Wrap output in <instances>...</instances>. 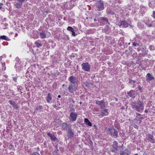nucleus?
I'll list each match as a JSON object with an SVG mask.
<instances>
[{
	"mask_svg": "<svg viewBox=\"0 0 155 155\" xmlns=\"http://www.w3.org/2000/svg\"><path fill=\"white\" fill-rule=\"evenodd\" d=\"M144 107V104L143 102L139 101L137 102L134 109L139 112L141 113L143 110Z\"/></svg>",
	"mask_w": 155,
	"mask_h": 155,
	"instance_id": "obj_1",
	"label": "nucleus"
},
{
	"mask_svg": "<svg viewBox=\"0 0 155 155\" xmlns=\"http://www.w3.org/2000/svg\"><path fill=\"white\" fill-rule=\"evenodd\" d=\"M100 19L98 20V23L96 22L94 23V26L96 27V26H98L100 25H102L101 24V21H103L104 22V24H107V25H110V23L109 22L108 18L106 17H100Z\"/></svg>",
	"mask_w": 155,
	"mask_h": 155,
	"instance_id": "obj_2",
	"label": "nucleus"
},
{
	"mask_svg": "<svg viewBox=\"0 0 155 155\" xmlns=\"http://www.w3.org/2000/svg\"><path fill=\"white\" fill-rule=\"evenodd\" d=\"M95 6L97 10L98 11H101L104 9V2L101 0L97 1L95 3Z\"/></svg>",
	"mask_w": 155,
	"mask_h": 155,
	"instance_id": "obj_3",
	"label": "nucleus"
},
{
	"mask_svg": "<svg viewBox=\"0 0 155 155\" xmlns=\"http://www.w3.org/2000/svg\"><path fill=\"white\" fill-rule=\"evenodd\" d=\"M108 130L109 131L110 135L112 137L116 138L118 137V132L116 129L114 127L108 128Z\"/></svg>",
	"mask_w": 155,
	"mask_h": 155,
	"instance_id": "obj_4",
	"label": "nucleus"
},
{
	"mask_svg": "<svg viewBox=\"0 0 155 155\" xmlns=\"http://www.w3.org/2000/svg\"><path fill=\"white\" fill-rule=\"evenodd\" d=\"M82 69L84 71H89L90 70V65L87 62L81 64Z\"/></svg>",
	"mask_w": 155,
	"mask_h": 155,
	"instance_id": "obj_5",
	"label": "nucleus"
},
{
	"mask_svg": "<svg viewBox=\"0 0 155 155\" xmlns=\"http://www.w3.org/2000/svg\"><path fill=\"white\" fill-rule=\"evenodd\" d=\"M25 0H17V2H15L14 5L16 8L20 9L21 8L23 2Z\"/></svg>",
	"mask_w": 155,
	"mask_h": 155,
	"instance_id": "obj_6",
	"label": "nucleus"
},
{
	"mask_svg": "<svg viewBox=\"0 0 155 155\" xmlns=\"http://www.w3.org/2000/svg\"><path fill=\"white\" fill-rule=\"evenodd\" d=\"M68 80L71 84L76 85L78 82V80L76 77L73 76H71L69 77Z\"/></svg>",
	"mask_w": 155,
	"mask_h": 155,
	"instance_id": "obj_7",
	"label": "nucleus"
},
{
	"mask_svg": "<svg viewBox=\"0 0 155 155\" xmlns=\"http://www.w3.org/2000/svg\"><path fill=\"white\" fill-rule=\"evenodd\" d=\"M77 88V86L76 85L70 84L69 86L68 89L70 93H73L74 91H76Z\"/></svg>",
	"mask_w": 155,
	"mask_h": 155,
	"instance_id": "obj_8",
	"label": "nucleus"
},
{
	"mask_svg": "<svg viewBox=\"0 0 155 155\" xmlns=\"http://www.w3.org/2000/svg\"><path fill=\"white\" fill-rule=\"evenodd\" d=\"M129 25H130V24L127 23L126 21L124 20L120 21V23L119 26L120 28H126L128 27Z\"/></svg>",
	"mask_w": 155,
	"mask_h": 155,
	"instance_id": "obj_9",
	"label": "nucleus"
},
{
	"mask_svg": "<svg viewBox=\"0 0 155 155\" xmlns=\"http://www.w3.org/2000/svg\"><path fill=\"white\" fill-rule=\"evenodd\" d=\"M127 94L129 97L134 98L137 96V93L134 90H131L130 91L127 92Z\"/></svg>",
	"mask_w": 155,
	"mask_h": 155,
	"instance_id": "obj_10",
	"label": "nucleus"
},
{
	"mask_svg": "<svg viewBox=\"0 0 155 155\" xmlns=\"http://www.w3.org/2000/svg\"><path fill=\"white\" fill-rule=\"evenodd\" d=\"M70 119L72 121H75L78 117L77 114L75 112H71L70 114Z\"/></svg>",
	"mask_w": 155,
	"mask_h": 155,
	"instance_id": "obj_11",
	"label": "nucleus"
},
{
	"mask_svg": "<svg viewBox=\"0 0 155 155\" xmlns=\"http://www.w3.org/2000/svg\"><path fill=\"white\" fill-rule=\"evenodd\" d=\"M96 104L99 105L101 108H103L105 107V105L104 101L103 100L101 101H96Z\"/></svg>",
	"mask_w": 155,
	"mask_h": 155,
	"instance_id": "obj_12",
	"label": "nucleus"
},
{
	"mask_svg": "<svg viewBox=\"0 0 155 155\" xmlns=\"http://www.w3.org/2000/svg\"><path fill=\"white\" fill-rule=\"evenodd\" d=\"M9 104L11 105L16 110H18L19 109V107L17 104L15 103V102L12 100H9L8 101Z\"/></svg>",
	"mask_w": 155,
	"mask_h": 155,
	"instance_id": "obj_13",
	"label": "nucleus"
},
{
	"mask_svg": "<svg viewBox=\"0 0 155 155\" xmlns=\"http://www.w3.org/2000/svg\"><path fill=\"white\" fill-rule=\"evenodd\" d=\"M146 77V80L147 82L153 80L154 79V77L150 73H148L147 74Z\"/></svg>",
	"mask_w": 155,
	"mask_h": 155,
	"instance_id": "obj_14",
	"label": "nucleus"
},
{
	"mask_svg": "<svg viewBox=\"0 0 155 155\" xmlns=\"http://www.w3.org/2000/svg\"><path fill=\"white\" fill-rule=\"evenodd\" d=\"M146 138L148 140H149V141L152 143H153L154 142V141L153 139V134H147L146 135Z\"/></svg>",
	"mask_w": 155,
	"mask_h": 155,
	"instance_id": "obj_15",
	"label": "nucleus"
},
{
	"mask_svg": "<svg viewBox=\"0 0 155 155\" xmlns=\"http://www.w3.org/2000/svg\"><path fill=\"white\" fill-rule=\"evenodd\" d=\"M131 152L128 149H125L124 150L121 151L120 153V155H130Z\"/></svg>",
	"mask_w": 155,
	"mask_h": 155,
	"instance_id": "obj_16",
	"label": "nucleus"
},
{
	"mask_svg": "<svg viewBox=\"0 0 155 155\" xmlns=\"http://www.w3.org/2000/svg\"><path fill=\"white\" fill-rule=\"evenodd\" d=\"M101 115L103 117L108 115L109 113L108 112V110L106 109H104L101 110Z\"/></svg>",
	"mask_w": 155,
	"mask_h": 155,
	"instance_id": "obj_17",
	"label": "nucleus"
},
{
	"mask_svg": "<svg viewBox=\"0 0 155 155\" xmlns=\"http://www.w3.org/2000/svg\"><path fill=\"white\" fill-rule=\"evenodd\" d=\"M149 7L152 8H155V0H149L148 4Z\"/></svg>",
	"mask_w": 155,
	"mask_h": 155,
	"instance_id": "obj_18",
	"label": "nucleus"
},
{
	"mask_svg": "<svg viewBox=\"0 0 155 155\" xmlns=\"http://www.w3.org/2000/svg\"><path fill=\"white\" fill-rule=\"evenodd\" d=\"M68 138H70L74 136V134L73 132L72 131V129H70L69 128H68Z\"/></svg>",
	"mask_w": 155,
	"mask_h": 155,
	"instance_id": "obj_19",
	"label": "nucleus"
},
{
	"mask_svg": "<svg viewBox=\"0 0 155 155\" xmlns=\"http://www.w3.org/2000/svg\"><path fill=\"white\" fill-rule=\"evenodd\" d=\"M47 31H44L41 32L40 33L39 35L41 38L42 39H44L46 38V32Z\"/></svg>",
	"mask_w": 155,
	"mask_h": 155,
	"instance_id": "obj_20",
	"label": "nucleus"
},
{
	"mask_svg": "<svg viewBox=\"0 0 155 155\" xmlns=\"http://www.w3.org/2000/svg\"><path fill=\"white\" fill-rule=\"evenodd\" d=\"M47 134L48 136H49L51 138V139L52 140L55 141V140H57L56 137L54 136V134H51L49 132H48L47 133Z\"/></svg>",
	"mask_w": 155,
	"mask_h": 155,
	"instance_id": "obj_21",
	"label": "nucleus"
},
{
	"mask_svg": "<svg viewBox=\"0 0 155 155\" xmlns=\"http://www.w3.org/2000/svg\"><path fill=\"white\" fill-rule=\"evenodd\" d=\"M140 12L141 14H144L147 11L146 9V8L145 7H144L143 6H141L140 7Z\"/></svg>",
	"mask_w": 155,
	"mask_h": 155,
	"instance_id": "obj_22",
	"label": "nucleus"
},
{
	"mask_svg": "<svg viewBox=\"0 0 155 155\" xmlns=\"http://www.w3.org/2000/svg\"><path fill=\"white\" fill-rule=\"evenodd\" d=\"M35 44L37 47L38 48L41 47L42 44H41V41L40 40H38L35 42Z\"/></svg>",
	"mask_w": 155,
	"mask_h": 155,
	"instance_id": "obj_23",
	"label": "nucleus"
},
{
	"mask_svg": "<svg viewBox=\"0 0 155 155\" xmlns=\"http://www.w3.org/2000/svg\"><path fill=\"white\" fill-rule=\"evenodd\" d=\"M47 101L48 103H50L51 101L52 100L51 94L50 93H48L47 96L46 97Z\"/></svg>",
	"mask_w": 155,
	"mask_h": 155,
	"instance_id": "obj_24",
	"label": "nucleus"
},
{
	"mask_svg": "<svg viewBox=\"0 0 155 155\" xmlns=\"http://www.w3.org/2000/svg\"><path fill=\"white\" fill-rule=\"evenodd\" d=\"M106 13L107 14H110L112 15H114V13L113 11L108 8H107L106 10Z\"/></svg>",
	"mask_w": 155,
	"mask_h": 155,
	"instance_id": "obj_25",
	"label": "nucleus"
},
{
	"mask_svg": "<svg viewBox=\"0 0 155 155\" xmlns=\"http://www.w3.org/2000/svg\"><path fill=\"white\" fill-rule=\"evenodd\" d=\"M5 40L7 41H9L10 39L8 38L6 36L3 35L2 36H0V40Z\"/></svg>",
	"mask_w": 155,
	"mask_h": 155,
	"instance_id": "obj_26",
	"label": "nucleus"
},
{
	"mask_svg": "<svg viewBox=\"0 0 155 155\" xmlns=\"http://www.w3.org/2000/svg\"><path fill=\"white\" fill-rule=\"evenodd\" d=\"M62 128L65 130H67L68 128V125L65 123H63L62 124Z\"/></svg>",
	"mask_w": 155,
	"mask_h": 155,
	"instance_id": "obj_27",
	"label": "nucleus"
},
{
	"mask_svg": "<svg viewBox=\"0 0 155 155\" xmlns=\"http://www.w3.org/2000/svg\"><path fill=\"white\" fill-rule=\"evenodd\" d=\"M43 108V106L41 105L38 106L36 108L34 112V114L35 113V112H36L39 110H41Z\"/></svg>",
	"mask_w": 155,
	"mask_h": 155,
	"instance_id": "obj_28",
	"label": "nucleus"
},
{
	"mask_svg": "<svg viewBox=\"0 0 155 155\" xmlns=\"http://www.w3.org/2000/svg\"><path fill=\"white\" fill-rule=\"evenodd\" d=\"M137 104L136 103V101H134L131 103V105L133 109H134L135 107Z\"/></svg>",
	"mask_w": 155,
	"mask_h": 155,
	"instance_id": "obj_29",
	"label": "nucleus"
},
{
	"mask_svg": "<svg viewBox=\"0 0 155 155\" xmlns=\"http://www.w3.org/2000/svg\"><path fill=\"white\" fill-rule=\"evenodd\" d=\"M136 114L137 115L136 116V117L139 119H143V118L141 117V115L140 114L136 113Z\"/></svg>",
	"mask_w": 155,
	"mask_h": 155,
	"instance_id": "obj_30",
	"label": "nucleus"
},
{
	"mask_svg": "<svg viewBox=\"0 0 155 155\" xmlns=\"http://www.w3.org/2000/svg\"><path fill=\"white\" fill-rule=\"evenodd\" d=\"M3 4L2 3H0V9H1L2 11L4 12L5 11L4 8L2 7V6L3 5Z\"/></svg>",
	"mask_w": 155,
	"mask_h": 155,
	"instance_id": "obj_31",
	"label": "nucleus"
},
{
	"mask_svg": "<svg viewBox=\"0 0 155 155\" xmlns=\"http://www.w3.org/2000/svg\"><path fill=\"white\" fill-rule=\"evenodd\" d=\"M15 60L16 61V64H20V61L19 60V59L18 58H15Z\"/></svg>",
	"mask_w": 155,
	"mask_h": 155,
	"instance_id": "obj_32",
	"label": "nucleus"
},
{
	"mask_svg": "<svg viewBox=\"0 0 155 155\" xmlns=\"http://www.w3.org/2000/svg\"><path fill=\"white\" fill-rule=\"evenodd\" d=\"M134 47H137L139 45V44L138 43H137L135 42H134L132 43Z\"/></svg>",
	"mask_w": 155,
	"mask_h": 155,
	"instance_id": "obj_33",
	"label": "nucleus"
},
{
	"mask_svg": "<svg viewBox=\"0 0 155 155\" xmlns=\"http://www.w3.org/2000/svg\"><path fill=\"white\" fill-rule=\"evenodd\" d=\"M129 83L130 84H132V83H135L136 82V81L134 80H132V79H130V78H129Z\"/></svg>",
	"mask_w": 155,
	"mask_h": 155,
	"instance_id": "obj_34",
	"label": "nucleus"
},
{
	"mask_svg": "<svg viewBox=\"0 0 155 155\" xmlns=\"http://www.w3.org/2000/svg\"><path fill=\"white\" fill-rule=\"evenodd\" d=\"M67 29L68 30L70 31H72L74 30L72 27L70 26L68 27L67 28Z\"/></svg>",
	"mask_w": 155,
	"mask_h": 155,
	"instance_id": "obj_35",
	"label": "nucleus"
},
{
	"mask_svg": "<svg viewBox=\"0 0 155 155\" xmlns=\"http://www.w3.org/2000/svg\"><path fill=\"white\" fill-rule=\"evenodd\" d=\"M84 84L85 86L87 87H88L89 86V83L87 81L85 82Z\"/></svg>",
	"mask_w": 155,
	"mask_h": 155,
	"instance_id": "obj_36",
	"label": "nucleus"
},
{
	"mask_svg": "<svg viewBox=\"0 0 155 155\" xmlns=\"http://www.w3.org/2000/svg\"><path fill=\"white\" fill-rule=\"evenodd\" d=\"M137 88L139 89V90L140 91V92H141L142 91V87H141L140 85H138L137 86Z\"/></svg>",
	"mask_w": 155,
	"mask_h": 155,
	"instance_id": "obj_37",
	"label": "nucleus"
},
{
	"mask_svg": "<svg viewBox=\"0 0 155 155\" xmlns=\"http://www.w3.org/2000/svg\"><path fill=\"white\" fill-rule=\"evenodd\" d=\"M24 140H21L19 141V144L20 145H23L24 144Z\"/></svg>",
	"mask_w": 155,
	"mask_h": 155,
	"instance_id": "obj_38",
	"label": "nucleus"
},
{
	"mask_svg": "<svg viewBox=\"0 0 155 155\" xmlns=\"http://www.w3.org/2000/svg\"><path fill=\"white\" fill-rule=\"evenodd\" d=\"M116 146H115V147H116ZM117 147H114V150L113 151H114V152H116L118 150V146H116Z\"/></svg>",
	"mask_w": 155,
	"mask_h": 155,
	"instance_id": "obj_39",
	"label": "nucleus"
},
{
	"mask_svg": "<svg viewBox=\"0 0 155 155\" xmlns=\"http://www.w3.org/2000/svg\"><path fill=\"white\" fill-rule=\"evenodd\" d=\"M120 135L122 137H124L125 136V134L124 132H123L122 133H120Z\"/></svg>",
	"mask_w": 155,
	"mask_h": 155,
	"instance_id": "obj_40",
	"label": "nucleus"
},
{
	"mask_svg": "<svg viewBox=\"0 0 155 155\" xmlns=\"http://www.w3.org/2000/svg\"><path fill=\"white\" fill-rule=\"evenodd\" d=\"M31 155H40L39 153L37 152L32 153Z\"/></svg>",
	"mask_w": 155,
	"mask_h": 155,
	"instance_id": "obj_41",
	"label": "nucleus"
},
{
	"mask_svg": "<svg viewBox=\"0 0 155 155\" xmlns=\"http://www.w3.org/2000/svg\"><path fill=\"white\" fill-rule=\"evenodd\" d=\"M122 2V0H115V2L116 3H120Z\"/></svg>",
	"mask_w": 155,
	"mask_h": 155,
	"instance_id": "obj_42",
	"label": "nucleus"
},
{
	"mask_svg": "<svg viewBox=\"0 0 155 155\" xmlns=\"http://www.w3.org/2000/svg\"><path fill=\"white\" fill-rule=\"evenodd\" d=\"M71 32H72V35L74 36H76V34L75 32L74 31V30H73L72 31H71Z\"/></svg>",
	"mask_w": 155,
	"mask_h": 155,
	"instance_id": "obj_43",
	"label": "nucleus"
},
{
	"mask_svg": "<svg viewBox=\"0 0 155 155\" xmlns=\"http://www.w3.org/2000/svg\"><path fill=\"white\" fill-rule=\"evenodd\" d=\"M70 111H71L72 112H74L75 111V109L74 108L71 107L70 108Z\"/></svg>",
	"mask_w": 155,
	"mask_h": 155,
	"instance_id": "obj_44",
	"label": "nucleus"
},
{
	"mask_svg": "<svg viewBox=\"0 0 155 155\" xmlns=\"http://www.w3.org/2000/svg\"><path fill=\"white\" fill-rule=\"evenodd\" d=\"M146 25H147V26L148 27H152V25L151 24H147V23H146Z\"/></svg>",
	"mask_w": 155,
	"mask_h": 155,
	"instance_id": "obj_45",
	"label": "nucleus"
},
{
	"mask_svg": "<svg viewBox=\"0 0 155 155\" xmlns=\"http://www.w3.org/2000/svg\"><path fill=\"white\" fill-rule=\"evenodd\" d=\"M86 124H87V125H88L90 126H92V124L90 121L88 122V123H87Z\"/></svg>",
	"mask_w": 155,
	"mask_h": 155,
	"instance_id": "obj_46",
	"label": "nucleus"
},
{
	"mask_svg": "<svg viewBox=\"0 0 155 155\" xmlns=\"http://www.w3.org/2000/svg\"><path fill=\"white\" fill-rule=\"evenodd\" d=\"M153 18L155 19V11L153 12V15H152Z\"/></svg>",
	"mask_w": 155,
	"mask_h": 155,
	"instance_id": "obj_47",
	"label": "nucleus"
},
{
	"mask_svg": "<svg viewBox=\"0 0 155 155\" xmlns=\"http://www.w3.org/2000/svg\"><path fill=\"white\" fill-rule=\"evenodd\" d=\"M84 121L86 124L89 121V120L87 118H85L84 119Z\"/></svg>",
	"mask_w": 155,
	"mask_h": 155,
	"instance_id": "obj_48",
	"label": "nucleus"
},
{
	"mask_svg": "<svg viewBox=\"0 0 155 155\" xmlns=\"http://www.w3.org/2000/svg\"><path fill=\"white\" fill-rule=\"evenodd\" d=\"M5 63H2V65H3L2 67H3V68H2V69H4V70L5 69V68H4V65H5Z\"/></svg>",
	"mask_w": 155,
	"mask_h": 155,
	"instance_id": "obj_49",
	"label": "nucleus"
},
{
	"mask_svg": "<svg viewBox=\"0 0 155 155\" xmlns=\"http://www.w3.org/2000/svg\"><path fill=\"white\" fill-rule=\"evenodd\" d=\"M13 80L15 82H17V78H13Z\"/></svg>",
	"mask_w": 155,
	"mask_h": 155,
	"instance_id": "obj_50",
	"label": "nucleus"
},
{
	"mask_svg": "<svg viewBox=\"0 0 155 155\" xmlns=\"http://www.w3.org/2000/svg\"><path fill=\"white\" fill-rule=\"evenodd\" d=\"M54 107L56 109L58 110L59 108H60V107H58V106L56 105H54Z\"/></svg>",
	"mask_w": 155,
	"mask_h": 155,
	"instance_id": "obj_51",
	"label": "nucleus"
},
{
	"mask_svg": "<svg viewBox=\"0 0 155 155\" xmlns=\"http://www.w3.org/2000/svg\"><path fill=\"white\" fill-rule=\"evenodd\" d=\"M114 145H117V141H114Z\"/></svg>",
	"mask_w": 155,
	"mask_h": 155,
	"instance_id": "obj_52",
	"label": "nucleus"
},
{
	"mask_svg": "<svg viewBox=\"0 0 155 155\" xmlns=\"http://www.w3.org/2000/svg\"><path fill=\"white\" fill-rule=\"evenodd\" d=\"M98 20H99L98 18H97V19H96L95 18L94 19V21H96L97 20L98 21Z\"/></svg>",
	"mask_w": 155,
	"mask_h": 155,
	"instance_id": "obj_53",
	"label": "nucleus"
},
{
	"mask_svg": "<svg viewBox=\"0 0 155 155\" xmlns=\"http://www.w3.org/2000/svg\"><path fill=\"white\" fill-rule=\"evenodd\" d=\"M152 46L151 45H150V46H149V48H150V50H152Z\"/></svg>",
	"mask_w": 155,
	"mask_h": 155,
	"instance_id": "obj_54",
	"label": "nucleus"
},
{
	"mask_svg": "<svg viewBox=\"0 0 155 155\" xmlns=\"http://www.w3.org/2000/svg\"><path fill=\"white\" fill-rule=\"evenodd\" d=\"M144 112L145 113H147L148 112V111L147 110H145L144 111Z\"/></svg>",
	"mask_w": 155,
	"mask_h": 155,
	"instance_id": "obj_55",
	"label": "nucleus"
},
{
	"mask_svg": "<svg viewBox=\"0 0 155 155\" xmlns=\"http://www.w3.org/2000/svg\"><path fill=\"white\" fill-rule=\"evenodd\" d=\"M136 85L135 84H134L133 85L132 87H133V88H134V87H135Z\"/></svg>",
	"mask_w": 155,
	"mask_h": 155,
	"instance_id": "obj_56",
	"label": "nucleus"
},
{
	"mask_svg": "<svg viewBox=\"0 0 155 155\" xmlns=\"http://www.w3.org/2000/svg\"><path fill=\"white\" fill-rule=\"evenodd\" d=\"M129 26H130L131 27H134V26L133 25H131L130 24V25H129Z\"/></svg>",
	"mask_w": 155,
	"mask_h": 155,
	"instance_id": "obj_57",
	"label": "nucleus"
},
{
	"mask_svg": "<svg viewBox=\"0 0 155 155\" xmlns=\"http://www.w3.org/2000/svg\"><path fill=\"white\" fill-rule=\"evenodd\" d=\"M58 98H60L61 97V96L60 95H58Z\"/></svg>",
	"mask_w": 155,
	"mask_h": 155,
	"instance_id": "obj_58",
	"label": "nucleus"
},
{
	"mask_svg": "<svg viewBox=\"0 0 155 155\" xmlns=\"http://www.w3.org/2000/svg\"><path fill=\"white\" fill-rule=\"evenodd\" d=\"M72 101L73 104L75 103V101L73 99H72Z\"/></svg>",
	"mask_w": 155,
	"mask_h": 155,
	"instance_id": "obj_59",
	"label": "nucleus"
},
{
	"mask_svg": "<svg viewBox=\"0 0 155 155\" xmlns=\"http://www.w3.org/2000/svg\"><path fill=\"white\" fill-rule=\"evenodd\" d=\"M123 5L120 6L119 7L120 8H122V7H123Z\"/></svg>",
	"mask_w": 155,
	"mask_h": 155,
	"instance_id": "obj_60",
	"label": "nucleus"
},
{
	"mask_svg": "<svg viewBox=\"0 0 155 155\" xmlns=\"http://www.w3.org/2000/svg\"><path fill=\"white\" fill-rule=\"evenodd\" d=\"M124 108H125L124 107V106H123V107H122V109H124Z\"/></svg>",
	"mask_w": 155,
	"mask_h": 155,
	"instance_id": "obj_61",
	"label": "nucleus"
},
{
	"mask_svg": "<svg viewBox=\"0 0 155 155\" xmlns=\"http://www.w3.org/2000/svg\"><path fill=\"white\" fill-rule=\"evenodd\" d=\"M80 103V104H82V102H81V101H80V103Z\"/></svg>",
	"mask_w": 155,
	"mask_h": 155,
	"instance_id": "obj_62",
	"label": "nucleus"
},
{
	"mask_svg": "<svg viewBox=\"0 0 155 155\" xmlns=\"http://www.w3.org/2000/svg\"><path fill=\"white\" fill-rule=\"evenodd\" d=\"M15 68H16V65H15Z\"/></svg>",
	"mask_w": 155,
	"mask_h": 155,
	"instance_id": "obj_63",
	"label": "nucleus"
},
{
	"mask_svg": "<svg viewBox=\"0 0 155 155\" xmlns=\"http://www.w3.org/2000/svg\"><path fill=\"white\" fill-rule=\"evenodd\" d=\"M134 155H138V154L137 153L135 154Z\"/></svg>",
	"mask_w": 155,
	"mask_h": 155,
	"instance_id": "obj_64",
	"label": "nucleus"
}]
</instances>
